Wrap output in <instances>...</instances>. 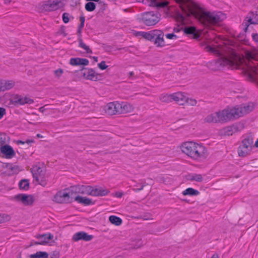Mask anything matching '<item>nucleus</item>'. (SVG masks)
<instances>
[{
    "instance_id": "1",
    "label": "nucleus",
    "mask_w": 258,
    "mask_h": 258,
    "mask_svg": "<svg viewBox=\"0 0 258 258\" xmlns=\"http://www.w3.org/2000/svg\"><path fill=\"white\" fill-rule=\"evenodd\" d=\"M204 49L219 56L216 61L210 63V68L214 71L222 69L226 67L228 69H238L241 66L245 72L251 78L258 74V67L252 60H256L258 50L251 48L243 49L240 54L235 49L227 45L211 44L209 41H205L202 44Z\"/></svg>"
},
{
    "instance_id": "2",
    "label": "nucleus",
    "mask_w": 258,
    "mask_h": 258,
    "mask_svg": "<svg viewBox=\"0 0 258 258\" xmlns=\"http://www.w3.org/2000/svg\"><path fill=\"white\" fill-rule=\"evenodd\" d=\"M183 14L177 12L175 18L179 23H187V17L194 16L205 26L215 25L226 19V16L221 12H210L190 0H178Z\"/></svg>"
},
{
    "instance_id": "3",
    "label": "nucleus",
    "mask_w": 258,
    "mask_h": 258,
    "mask_svg": "<svg viewBox=\"0 0 258 258\" xmlns=\"http://www.w3.org/2000/svg\"><path fill=\"white\" fill-rule=\"evenodd\" d=\"M181 151L190 158L198 160L204 157L205 148L202 144L194 142H186L180 146Z\"/></svg>"
},
{
    "instance_id": "4",
    "label": "nucleus",
    "mask_w": 258,
    "mask_h": 258,
    "mask_svg": "<svg viewBox=\"0 0 258 258\" xmlns=\"http://www.w3.org/2000/svg\"><path fill=\"white\" fill-rule=\"evenodd\" d=\"M72 191L83 195L92 196H104L108 194L109 191L102 188H94L89 185H77L71 187Z\"/></svg>"
},
{
    "instance_id": "5",
    "label": "nucleus",
    "mask_w": 258,
    "mask_h": 258,
    "mask_svg": "<svg viewBox=\"0 0 258 258\" xmlns=\"http://www.w3.org/2000/svg\"><path fill=\"white\" fill-rule=\"evenodd\" d=\"M253 143V135L251 133L244 135L242 138L241 143L238 148V154L239 157H245L249 155L252 151Z\"/></svg>"
},
{
    "instance_id": "6",
    "label": "nucleus",
    "mask_w": 258,
    "mask_h": 258,
    "mask_svg": "<svg viewBox=\"0 0 258 258\" xmlns=\"http://www.w3.org/2000/svg\"><path fill=\"white\" fill-rule=\"evenodd\" d=\"M140 20L146 26H154L160 21V15L157 12H145L141 15Z\"/></svg>"
},
{
    "instance_id": "7",
    "label": "nucleus",
    "mask_w": 258,
    "mask_h": 258,
    "mask_svg": "<svg viewBox=\"0 0 258 258\" xmlns=\"http://www.w3.org/2000/svg\"><path fill=\"white\" fill-rule=\"evenodd\" d=\"M33 103L34 100L28 97L15 94L11 96L9 105H24L26 104H31Z\"/></svg>"
},
{
    "instance_id": "8",
    "label": "nucleus",
    "mask_w": 258,
    "mask_h": 258,
    "mask_svg": "<svg viewBox=\"0 0 258 258\" xmlns=\"http://www.w3.org/2000/svg\"><path fill=\"white\" fill-rule=\"evenodd\" d=\"M205 121L209 123L227 122V120L226 116L225 109L207 115L205 118Z\"/></svg>"
},
{
    "instance_id": "9",
    "label": "nucleus",
    "mask_w": 258,
    "mask_h": 258,
    "mask_svg": "<svg viewBox=\"0 0 258 258\" xmlns=\"http://www.w3.org/2000/svg\"><path fill=\"white\" fill-rule=\"evenodd\" d=\"M225 111L227 121L244 115L241 105L236 106L232 108H226Z\"/></svg>"
},
{
    "instance_id": "10",
    "label": "nucleus",
    "mask_w": 258,
    "mask_h": 258,
    "mask_svg": "<svg viewBox=\"0 0 258 258\" xmlns=\"http://www.w3.org/2000/svg\"><path fill=\"white\" fill-rule=\"evenodd\" d=\"M250 24H258V10L249 12L245 17L243 25L246 31Z\"/></svg>"
},
{
    "instance_id": "11",
    "label": "nucleus",
    "mask_w": 258,
    "mask_h": 258,
    "mask_svg": "<svg viewBox=\"0 0 258 258\" xmlns=\"http://www.w3.org/2000/svg\"><path fill=\"white\" fill-rule=\"evenodd\" d=\"M53 201L58 203L71 202L70 193L67 190L58 191L53 197Z\"/></svg>"
},
{
    "instance_id": "12",
    "label": "nucleus",
    "mask_w": 258,
    "mask_h": 258,
    "mask_svg": "<svg viewBox=\"0 0 258 258\" xmlns=\"http://www.w3.org/2000/svg\"><path fill=\"white\" fill-rule=\"evenodd\" d=\"M62 6V0H48L44 4L43 8L46 11H53Z\"/></svg>"
},
{
    "instance_id": "13",
    "label": "nucleus",
    "mask_w": 258,
    "mask_h": 258,
    "mask_svg": "<svg viewBox=\"0 0 258 258\" xmlns=\"http://www.w3.org/2000/svg\"><path fill=\"white\" fill-rule=\"evenodd\" d=\"M163 36L164 34L162 31L157 29L154 30L153 40H152V41L153 42L157 47H162L165 45Z\"/></svg>"
},
{
    "instance_id": "14",
    "label": "nucleus",
    "mask_w": 258,
    "mask_h": 258,
    "mask_svg": "<svg viewBox=\"0 0 258 258\" xmlns=\"http://www.w3.org/2000/svg\"><path fill=\"white\" fill-rule=\"evenodd\" d=\"M15 199L21 202L25 206L32 205L34 201L33 197L26 194H19L15 196Z\"/></svg>"
},
{
    "instance_id": "15",
    "label": "nucleus",
    "mask_w": 258,
    "mask_h": 258,
    "mask_svg": "<svg viewBox=\"0 0 258 258\" xmlns=\"http://www.w3.org/2000/svg\"><path fill=\"white\" fill-rule=\"evenodd\" d=\"M118 114H123L132 112L134 111L135 109V107L133 105L127 102H118Z\"/></svg>"
},
{
    "instance_id": "16",
    "label": "nucleus",
    "mask_w": 258,
    "mask_h": 258,
    "mask_svg": "<svg viewBox=\"0 0 258 258\" xmlns=\"http://www.w3.org/2000/svg\"><path fill=\"white\" fill-rule=\"evenodd\" d=\"M0 150L1 153L5 155L7 159H11L16 155L13 148L9 145H4L1 146Z\"/></svg>"
},
{
    "instance_id": "17",
    "label": "nucleus",
    "mask_w": 258,
    "mask_h": 258,
    "mask_svg": "<svg viewBox=\"0 0 258 258\" xmlns=\"http://www.w3.org/2000/svg\"><path fill=\"white\" fill-rule=\"evenodd\" d=\"M118 102H110L105 107V112L109 115L118 114Z\"/></svg>"
},
{
    "instance_id": "18",
    "label": "nucleus",
    "mask_w": 258,
    "mask_h": 258,
    "mask_svg": "<svg viewBox=\"0 0 258 258\" xmlns=\"http://www.w3.org/2000/svg\"><path fill=\"white\" fill-rule=\"evenodd\" d=\"M93 238L92 235H89L84 231H81L75 233L72 237V239L75 241H78L83 240L85 241H89Z\"/></svg>"
},
{
    "instance_id": "19",
    "label": "nucleus",
    "mask_w": 258,
    "mask_h": 258,
    "mask_svg": "<svg viewBox=\"0 0 258 258\" xmlns=\"http://www.w3.org/2000/svg\"><path fill=\"white\" fill-rule=\"evenodd\" d=\"M36 238L38 239L39 241L36 242L35 244L45 245L53 239V235L48 233L42 235H38L36 236Z\"/></svg>"
},
{
    "instance_id": "20",
    "label": "nucleus",
    "mask_w": 258,
    "mask_h": 258,
    "mask_svg": "<svg viewBox=\"0 0 258 258\" xmlns=\"http://www.w3.org/2000/svg\"><path fill=\"white\" fill-rule=\"evenodd\" d=\"M172 101H175L179 105H183L187 100V97L184 93L182 92H176L172 94Z\"/></svg>"
},
{
    "instance_id": "21",
    "label": "nucleus",
    "mask_w": 258,
    "mask_h": 258,
    "mask_svg": "<svg viewBox=\"0 0 258 258\" xmlns=\"http://www.w3.org/2000/svg\"><path fill=\"white\" fill-rule=\"evenodd\" d=\"M83 75L87 79L96 81L97 75L95 72L92 69L86 68L83 70Z\"/></svg>"
},
{
    "instance_id": "22",
    "label": "nucleus",
    "mask_w": 258,
    "mask_h": 258,
    "mask_svg": "<svg viewBox=\"0 0 258 258\" xmlns=\"http://www.w3.org/2000/svg\"><path fill=\"white\" fill-rule=\"evenodd\" d=\"M15 83L12 81L0 80V91H5L12 88Z\"/></svg>"
},
{
    "instance_id": "23",
    "label": "nucleus",
    "mask_w": 258,
    "mask_h": 258,
    "mask_svg": "<svg viewBox=\"0 0 258 258\" xmlns=\"http://www.w3.org/2000/svg\"><path fill=\"white\" fill-rule=\"evenodd\" d=\"M70 63L72 66H87L89 64V60L86 58H72L70 60Z\"/></svg>"
},
{
    "instance_id": "24",
    "label": "nucleus",
    "mask_w": 258,
    "mask_h": 258,
    "mask_svg": "<svg viewBox=\"0 0 258 258\" xmlns=\"http://www.w3.org/2000/svg\"><path fill=\"white\" fill-rule=\"evenodd\" d=\"M75 200L78 203L82 204L84 206H89L94 204V202L90 199L81 196H77Z\"/></svg>"
},
{
    "instance_id": "25",
    "label": "nucleus",
    "mask_w": 258,
    "mask_h": 258,
    "mask_svg": "<svg viewBox=\"0 0 258 258\" xmlns=\"http://www.w3.org/2000/svg\"><path fill=\"white\" fill-rule=\"evenodd\" d=\"M32 173L34 178L36 179L45 174L44 169L38 166H34L32 168Z\"/></svg>"
},
{
    "instance_id": "26",
    "label": "nucleus",
    "mask_w": 258,
    "mask_h": 258,
    "mask_svg": "<svg viewBox=\"0 0 258 258\" xmlns=\"http://www.w3.org/2000/svg\"><path fill=\"white\" fill-rule=\"evenodd\" d=\"M187 179L189 181L201 182L203 180V175L201 174L192 173L187 175Z\"/></svg>"
},
{
    "instance_id": "27",
    "label": "nucleus",
    "mask_w": 258,
    "mask_h": 258,
    "mask_svg": "<svg viewBox=\"0 0 258 258\" xmlns=\"http://www.w3.org/2000/svg\"><path fill=\"white\" fill-rule=\"evenodd\" d=\"M200 192L198 190L191 187L187 188L182 192L183 196H198Z\"/></svg>"
},
{
    "instance_id": "28",
    "label": "nucleus",
    "mask_w": 258,
    "mask_h": 258,
    "mask_svg": "<svg viewBox=\"0 0 258 258\" xmlns=\"http://www.w3.org/2000/svg\"><path fill=\"white\" fill-rule=\"evenodd\" d=\"M153 34L154 30H152L148 32H138L137 33V35L142 36L143 38L152 41V40H153Z\"/></svg>"
},
{
    "instance_id": "29",
    "label": "nucleus",
    "mask_w": 258,
    "mask_h": 258,
    "mask_svg": "<svg viewBox=\"0 0 258 258\" xmlns=\"http://www.w3.org/2000/svg\"><path fill=\"white\" fill-rule=\"evenodd\" d=\"M242 108L243 114H245L251 111L254 108V105L252 103H249L247 104L241 105Z\"/></svg>"
},
{
    "instance_id": "30",
    "label": "nucleus",
    "mask_w": 258,
    "mask_h": 258,
    "mask_svg": "<svg viewBox=\"0 0 258 258\" xmlns=\"http://www.w3.org/2000/svg\"><path fill=\"white\" fill-rule=\"evenodd\" d=\"M109 220L111 223L116 226L120 225L122 223V220L118 217L112 215L109 217Z\"/></svg>"
},
{
    "instance_id": "31",
    "label": "nucleus",
    "mask_w": 258,
    "mask_h": 258,
    "mask_svg": "<svg viewBox=\"0 0 258 258\" xmlns=\"http://www.w3.org/2000/svg\"><path fill=\"white\" fill-rule=\"evenodd\" d=\"M48 254L44 251H38L36 253L31 254L30 258H47Z\"/></svg>"
},
{
    "instance_id": "32",
    "label": "nucleus",
    "mask_w": 258,
    "mask_h": 258,
    "mask_svg": "<svg viewBox=\"0 0 258 258\" xmlns=\"http://www.w3.org/2000/svg\"><path fill=\"white\" fill-rule=\"evenodd\" d=\"M184 32L186 34L193 35V36L195 38H198L199 37V35L196 33V29L195 27H190L186 28L184 29Z\"/></svg>"
},
{
    "instance_id": "33",
    "label": "nucleus",
    "mask_w": 258,
    "mask_h": 258,
    "mask_svg": "<svg viewBox=\"0 0 258 258\" xmlns=\"http://www.w3.org/2000/svg\"><path fill=\"white\" fill-rule=\"evenodd\" d=\"M79 47L85 50L87 53H92V50L90 49L89 46L87 45L81 38L78 39Z\"/></svg>"
},
{
    "instance_id": "34",
    "label": "nucleus",
    "mask_w": 258,
    "mask_h": 258,
    "mask_svg": "<svg viewBox=\"0 0 258 258\" xmlns=\"http://www.w3.org/2000/svg\"><path fill=\"white\" fill-rule=\"evenodd\" d=\"M160 100L165 103H169L172 101V94H162L159 97Z\"/></svg>"
},
{
    "instance_id": "35",
    "label": "nucleus",
    "mask_w": 258,
    "mask_h": 258,
    "mask_svg": "<svg viewBox=\"0 0 258 258\" xmlns=\"http://www.w3.org/2000/svg\"><path fill=\"white\" fill-rule=\"evenodd\" d=\"M89 2L86 3L85 6V9L88 12L93 11L96 8V5L93 2L88 1Z\"/></svg>"
},
{
    "instance_id": "36",
    "label": "nucleus",
    "mask_w": 258,
    "mask_h": 258,
    "mask_svg": "<svg viewBox=\"0 0 258 258\" xmlns=\"http://www.w3.org/2000/svg\"><path fill=\"white\" fill-rule=\"evenodd\" d=\"M35 180L39 184L43 186H45L47 185V181L46 177L45 176V174L42 176L36 178Z\"/></svg>"
},
{
    "instance_id": "37",
    "label": "nucleus",
    "mask_w": 258,
    "mask_h": 258,
    "mask_svg": "<svg viewBox=\"0 0 258 258\" xmlns=\"http://www.w3.org/2000/svg\"><path fill=\"white\" fill-rule=\"evenodd\" d=\"M19 186L21 189L27 188L29 186V182L28 180L26 179L22 180L20 181L19 183Z\"/></svg>"
},
{
    "instance_id": "38",
    "label": "nucleus",
    "mask_w": 258,
    "mask_h": 258,
    "mask_svg": "<svg viewBox=\"0 0 258 258\" xmlns=\"http://www.w3.org/2000/svg\"><path fill=\"white\" fill-rule=\"evenodd\" d=\"M8 137L5 134H0V145L1 146L4 145V144L7 142V139Z\"/></svg>"
},
{
    "instance_id": "39",
    "label": "nucleus",
    "mask_w": 258,
    "mask_h": 258,
    "mask_svg": "<svg viewBox=\"0 0 258 258\" xmlns=\"http://www.w3.org/2000/svg\"><path fill=\"white\" fill-rule=\"evenodd\" d=\"M10 217L7 214H0V223L9 220Z\"/></svg>"
},
{
    "instance_id": "40",
    "label": "nucleus",
    "mask_w": 258,
    "mask_h": 258,
    "mask_svg": "<svg viewBox=\"0 0 258 258\" xmlns=\"http://www.w3.org/2000/svg\"><path fill=\"white\" fill-rule=\"evenodd\" d=\"M70 14L68 13H64L62 14V21L64 23H68L70 21Z\"/></svg>"
},
{
    "instance_id": "41",
    "label": "nucleus",
    "mask_w": 258,
    "mask_h": 258,
    "mask_svg": "<svg viewBox=\"0 0 258 258\" xmlns=\"http://www.w3.org/2000/svg\"><path fill=\"white\" fill-rule=\"evenodd\" d=\"M185 103L191 106H195L197 104V101L195 99H189L187 97Z\"/></svg>"
},
{
    "instance_id": "42",
    "label": "nucleus",
    "mask_w": 258,
    "mask_h": 258,
    "mask_svg": "<svg viewBox=\"0 0 258 258\" xmlns=\"http://www.w3.org/2000/svg\"><path fill=\"white\" fill-rule=\"evenodd\" d=\"M165 36L166 37L169 39L176 40L178 38L177 35H175L174 33L167 34Z\"/></svg>"
},
{
    "instance_id": "43",
    "label": "nucleus",
    "mask_w": 258,
    "mask_h": 258,
    "mask_svg": "<svg viewBox=\"0 0 258 258\" xmlns=\"http://www.w3.org/2000/svg\"><path fill=\"white\" fill-rule=\"evenodd\" d=\"M98 66L102 70L106 69L108 66L106 65L105 61H102L100 63L98 64Z\"/></svg>"
},
{
    "instance_id": "44",
    "label": "nucleus",
    "mask_w": 258,
    "mask_h": 258,
    "mask_svg": "<svg viewBox=\"0 0 258 258\" xmlns=\"http://www.w3.org/2000/svg\"><path fill=\"white\" fill-rule=\"evenodd\" d=\"M63 73V70L61 69H58L54 71L55 75L58 78H59Z\"/></svg>"
},
{
    "instance_id": "45",
    "label": "nucleus",
    "mask_w": 258,
    "mask_h": 258,
    "mask_svg": "<svg viewBox=\"0 0 258 258\" xmlns=\"http://www.w3.org/2000/svg\"><path fill=\"white\" fill-rule=\"evenodd\" d=\"M155 5L159 8H163L166 6V4L164 2L156 3Z\"/></svg>"
},
{
    "instance_id": "46",
    "label": "nucleus",
    "mask_w": 258,
    "mask_h": 258,
    "mask_svg": "<svg viewBox=\"0 0 258 258\" xmlns=\"http://www.w3.org/2000/svg\"><path fill=\"white\" fill-rule=\"evenodd\" d=\"M252 37L253 40L254 41L258 42V34H257V33L252 34Z\"/></svg>"
},
{
    "instance_id": "47",
    "label": "nucleus",
    "mask_w": 258,
    "mask_h": 258,
    "mask_svg": "<svg viewBox=\"0 0 258 258\" xmlns=\"http://www.w3.org/2000/svg\"><path fill=\"white\" fill-rule=\"evenodd\" d=\"M5 113V109L0 107V119L2 118Z\"/></svg>"
},
{
    "instance_id": "48",
    "label": "nucleus",
    "mask_w": 258,
    "mask_h": 258,
    "mask_svg": "<svg viewBox=\"0 0 258 258\" xmlns=\"http://www.w3.org/2000/svg\"><path fill=\"white\" fill-rule=\"evenodd\" d=\"M46 105L44 106H42V107H41L39 108V111L42 113L44 112V111L45 110V106Z\"/></svg>"
},
{
    "instance_id": "49",
    "label": "nucleus",
    "mask_w": 258,
    "mask_h": 258,
    "mask_svg": "<svg viewBox=\"0 0 258 258\" xmlns=\"http://www.w3.org/2000/svg\"><path fill=\"white\" fill-rule=\"evenodd\" d=\"M25 143H27V144H30V143H34V140L33 139H31V140H27L25 141Z\"/></svg>"
},
{
    "instance_id": "50",
    "label": "nucleus",
    "mask_w": 258,
    "mask_h": 258,
    "mask_svg": "<svg viewBox=\"0 0 258 258\" xmlns=\"http://www.w3.org/2000/svg\"><path fill=\"white\" fill-rule=\"evenodd\" d=\"M16 143L18 145H20V144L24 145L25 143V142L24 141H21V140H18L16 141Z\"/></svg>"
},
{
    "instance_id": "51",
    "label": "nucleus",
    "mask_w": 258,
    "mask_h": 258,
    "mask_svg": "<svg viewBox=\"0 0 258 258\" xmlns=\"http://www.w3.org/2000/svg\"><path fill=\"white\" fill-rule=\"evenodd\" d=\"M85 17L84 16H81L80 17V21L81 23H85Z\"/></svg>"
},
{
    "instance_id": "52",
    "label": "nucleus",
    "mask_w": 258,
    "mask_h": 258,
    "mask_svg": "<svg viewBox=\"0 0 258 258\" xmlns=\"http://www.w3.org/2000/svg\"><path fill=\"white\" fill-rule=\"evenodd\" d=\"M115 196L117 198H121L122 196V194L121 192H116L115 194Z\"/></svg>"
},
{
    "instance_id": "53",
    "label": "nucleus",
    "mask_w": 258,
    "mask_h": 258,
    "mask_svg": "<svg viewBox=\"0 0 258 258\" xmlns=\"http://www.w3.org/2000/svg\"><path fill=\"white\" fill-rule=\"evenodd\" d=\"M83 28H81L80 27H78V30H77V33L80 35H81V33L82 32V30Z\"/></svg>"
},
{
    "instance_id": "54",
    "label": "nucleus",
    "mask_w": 258,
    "mask_h": 258,
    "mask_svg": "<svg viewBox=\"0 0 258 258\" xmlns=\"http://www.w3.org/2000/svg\"><path fill=\"white\" fill-rule=\"evenodd\" d=\"M180 30H181V29H179V28H175L173 29V31H174V32L176 33V32H179V31H180Z\"/></svg>"
},
{
    "instance_id": "55",
    "label": "nucleus",
    "mask_w": 258,
    "mask_h": 258,
    "mask_svg": "<svg viewBox=\"0 0 258 258\" xmlns=\"http://www.w3.org/2000/svg\"><path fill=\"white\" fill-rule=\"evenodd\" d=\"M211 258H219L218 255L216 253L214 254Z\"/></svg>"
},
{
    "instance_id": "56",
    "label": "nucleus",
    "mask_w": 258,
    "mask_h": 258,
    "mask_svg": "<svg viewBox=\"0 0 258 258\" xmlns=\"http://www.w3.org/2000/svg\"><path fill=\"white\" fill-rule=\"evenodd\" d=\"M11 2V0H4V3L5 4H8L10 3Z\"/></svg>"
},
{
    "instance_id": "57",
    "label": "nucleus",
    "mask_w": 258,
    "mask_h": 258,
    "mask_svg": "<svg viewBox=\"0 0 258 258\" xmlns=\"http://www.w3.org/2000/svg\"><path fill=\"white\" fill-rule=\"evenodd\" d=\"M84 27V23H80V24L79 26V27L81 28H83Z\"/></svg>"
},
{
    "instance_id": "58",
    "label": "nucleus",
    "mask_w": 258,
    "mask_h": 258,
    "mask_svg": "<svg viewBox=\"0 0 258 258\" xmlns=\"http://www.w3.org/2000/svg\"><path fill=\"white\" fill-rule=\"evenodd\" d=\"M254 146H255V147L258 148V139L255 141Z\"/></svg>"
},
{
    "instance_id": "59",
    "label": "nucleus",
    "mask_w": 258,
    "mask_h": 258,
    "mask_svg": "<svg viewBox=\"0 0 258 258\" xmlns=\"http://www.w3.org/2000/svg\"><path fill=\"white\" fill-rule=\"evenodd\" d=\"M93 59H94V60L96 62H97L98 61V58L96 56H93Z\"/></svg>"
},
{
    "instance_id": "60",
    "label": "nucleus",
    "mask_w": 258,
    "mask_h": 258,
    "mask_svg": "<svg viewBox=\"0 0 258 258\" xmlns=\"http://www.w3.org/2000/svg\"><path fill=\"white\" fill-rule=\"evenodd\" d=\"M134 74V72H129L128 73V75H129V76L131 77L132 76H133V75Z\"/></svg>"
},
{
    "instance_id": "61",
    "label": "nucleus",
    "mask_w": 258,
    "mask_h": 258,
    "mask_svg": "<svg viewBox=\"0 0 258 258\" xmlns=\"http://www.w3.org/2000/svg\"><path fill=\"white\" fill-rule=\"evenodd\" d=\"M36 136L38 138H42V136H41L40 134H37Z\"/></svg>"
},
{
    "instance_id": "62",
    "label": "nucleus",
    "mask_w": 258,
    "mask_h": 258,
    "mask_svg": "<svg viewBox=\"0 0 258 258\" xmlns=\"http://www.w3.org/2000/svg\"><path fill=\"white\" fill-rule=\"evenodd\" d=\"M86 1H93V2H99L100 0H86Z\"/></svg>"
},
{
    "instance_id": "63",
    "label": "nucleus",
    "mask_w": 258,
    "mask_h": 258,
    "mask_svg": "<svg viewBox=\"0 0 258 258\" xmlns=\"http://www.w3.org/2000/svg\"><path fill=\"white\" fill-rule=\"evenodd\" d=\"M116 258H123L121 256L118 255L116 257Z\"/></svg>"
},
{
    "instance_id": "64",
    "label": "nucleus",
    "mask_w": 258,
    "mask_h": 258,
    "mask_svg": "<svg viewBox=\"0 0 258 258\" xmlns=\"http://www.w3.org/2000/svg\"><path fill=\"white\" fill-rule=\"evenodd\" d=\"M143 188V186H142L141 187V188H139V190H142V189Z\"/></svg>"
}]
</instances>
